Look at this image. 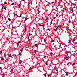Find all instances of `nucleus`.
<instances>
[{
  "instance_id": "obj_17",
  "label": "nucleus",
  "mask_w": 77,
  "mask_h": 77,
  "mask_svg": "<svg viewBox=\"0 0 77 77\" xmlns=\"http://www.w3.org/2000/svg\"><path fill=\"white\" fill-rule=\"evenodd\" d=\"M50 54L51 56H52V52H51V53H50Z\"/></svg>"
},
{
  "instance_id": "obj_22",
  "label": "nucleus",
  "mask_w": 77,
  "mask_h": 77,
  "mask_svg": "<svg viewBox=\"0 0 77 77\" xmlns=\"http://www.w3.org/2000/svg\"><path fill=\"white\" fill-rule=\"evenodd\" d=\"M68 22H69V23H71V21H70V20H69Z\"/></svg>"
},
{
  "instance_id": "obj_19",
  "label": "nucleus",
  "mask_w": 77,
  "mask_h": 77,
  "mask_svg": "<svg viewBox=\"0 0 77 77\" xmlns=\"http://www.w3.org/2000/svg\"><path fill=\"white\" fill-rule=\"evenodd\" d=\"M75 64V63H74L73 64H72V66H73V65H74Z\"/></svg>"
},
{
  "instance_id": "obj_45",
  "label": "nucleus",
  "mask_w": 77,
  "mask_h": 77,
  "mask_svg": "<svg viewBox=\"0 0 77 77\" xmlns=\"http://www.w3.org/2000/svg\"><path fill=\"white\" fill-rule=\"evenodd\" d=\"M21 17V15H20V17Z\"/></svg>"
},
{
  "instance_id": "obj_16",
  "label": "nucleus",
  "mask_w": 77,
  "mask_h": 77,
  "mask_svg": "<svg viewBox=\"0 0 77 77\" xmlns=\"http://www.w3.org/2000/svg\"><path fill=\"white\" fill-rule=\"evenodd\" d=\"M12 56H14V57L16 56V55H15V54H13V55H12Z\"/></svg>"
},
{
  "instance_id": "obj_36",
  "label": "nucleus",
  "mask_w": 77,
  "mask_h": 77,
  "mask_svg": "<svg viewBox=\"0 0 77 77\" xmlns=\"http://www.w3.org/2000/svg\"><path fill=\"white\" fill-rule=\"evenodd\" d=\"M59 6H61L60 5V3L59 4Z\"/></svg>"
},
{
  "instance_id": "obj_27",
  "label": "nucleus",
  "mask_w": 77,
  "mask_h": 77,
  "mask_svg": "<svg viewBox=\"0 0 77 77\" xmlns=\"http://www.w3.org/2000/svg\"><path fill=\"white\" fill-rule=\"evenodd\" d=\"M14 5V3H13L11 4V5Z\"/></svg>"
},
{
  "instance_id": "obj_4",
  "label": "nucleus",
  "mask_w": 77,
  "mask_h": 77,
  "mask_svg": "<svg viewBox=\"0 0 77 77\" xmlns=\"http://www.w3.org/2000/svg\"><path fill=\"white\" fill-rule=\"evenodd\" d=\"M39 26H43V27H44V25H41V24H40V23H39Z\"/></svg>"
},
{
  "instance_id": "obj_39",
  "label": "nucleus",
  "mask_w": 77,
  "mask_h": 77,
  "mask_svg": "<svg viewBox=\"0 0 77 77\" xmlns=\"http://www.w3.org/2000/svg\"><path fill=\"white\" fill-rule=\"evenodd\" d=\"M30 69H32V68H31V67L30 68L29 70H30Z\"/></svg>"
},
{
  "instance_id": "obj_11",
  "label": "nucleus",
  "mask_w": 77,
  "mask_h": 77,
  "mask_svg": "<svg viewBox=\"0 0 77 77\" xmlns=\"http://www.w3.org/2000/svg\"><path fill=\"white\" fill-rule=\"evenodd\" d=\"M75 41V38H74L73 39L72 41L74 42V41Z\"/></svg>"
},
{
  "instance_id": "obj_6",
  "label": "nucleus",
  "mask_w": 77,
  "mask_h": 77,
  "mask_svg": "<svg viewBox=\"0 0 77 77\" xmlns=\"http://www.w3.org/2000/svg\"><path fill=\"white\" fill-rule=\"evenodd\" d=\"M23 48H21L20 50V51H21V52H23Z\"/></svg>"
},
{
  "instance_id": "obj_41",
  "label": "nucleus",
  "mask_w": 77,
  "mask_h": 77,
  "mask_svg": "<svg viewBox=\"0 0 77 77\" xmlns=\"http://www.w3.org/2000/svg\"><path fill=\"white\" fill-rule=\"evenodd\" d=\"M34 51V52H36V50H35Z\"/></svg>"
},
{
  "instance_id": "obj_43",
  "label": "nucleus",
  "mask_w": 77,
  "mask_h": 77,
  "mask_svg": "<svg viewBox=\"0 0 77 77\" xmlns=\"http://www.w3.org/2000/svg\"><path fill=\"white\" fill-rule=\"evenodd\" d=\"M56 15L57 17H58V14H56Z\"/></svg>"
},
{
  "instance_id": "obj_58",
  "label": "nucleus",
  "mask_w": 77,
  "mask_h": 77,
  "mask_svg": "<svg viewBox=\"0 0 77 77\" xmlns=\"http://www.w3.org/2000/svg\"><path fill=\"white\" fill-rule=\"evenodd\" d=\"M73 5H74L75 4H73Z\"/></svg>"
},
{
  "instance_id": "obj_34",
  "label": "nucleus",
  "mask_w": 77,
  "mask_h": 77,
  "mask_svg": "<svg viewBox=\"0 0 77 77\" xmlns=\"http://www.w3.org/2000/svg\"><path fill=\"white\" fill-rule=\"evenodd\" d=\"M52 24V21L51 22V24Z\"/></svg>"
},
{
  "instance_id": "obj_5",
  "label": "nucleus",
  "mask_w": 77,
  "mask_h": 77,
  "mask_svg": "<svg viewBox=\"0 0 77 77\" xmlns=\"http://www.w3.org/2000/svg\"><path fill=\"white\" fill-rule=\"evenodd\" d=\"M65 59H66V60H68V57H65Z\"/></svg>"
},
{
  "instance_id": "obj_14",
  "label": "nucleus",
  "mask_w": 77,
  "mask_h": 77,
  "mask_svg": "<svg viewBox=\"0 0 77 77\" xmlns=\"http://www.w3.org/2000/svg\"><path fill=\"white\" fill-rule=\"evenodd\" d=\"M4 4H7V2H6V1L4 2Z\"/></svg>"
},
{
  "instance_id": "obj_15",
  "label": "nucleus",
  "mask_w": 77,
  "mask_h": 77,
  "mask_svg": "<svg viewBox=\"0 0 77 77\" xmlns=\"http://www.w3.org/2000/svg\"><path fill=\"white\" fill-rule=\"evenodd\" d=\"M28 19V18L27 17L25 18V21H26V20H27Z\"/></svg>"
},
{
  "instance_id": "obj_21",
  "label": "nucleus",
  "mask_w": 77,
  "mask_h": 77,
  "mask_svg": "<svg viewBox=\"0 0 77 77\" xmlns=\"http://www.w3.org/2000/svg\"><path fill=\"white\" fill-rule=\"evenodd\" d=\"M44 42H46V39H44Z\"/></svg>"
},
{
  "instance_id": "obj_30",
  "label": "nucleus",
  "mask_w": 77,
  "mask_h": 77,
  "mask_svg": "<svg viewBox=\"0 0 77 77\" xmlns=\"http://www.w3.org/2000/svg\"><path fill=\"white\" fill-rule=\"evenodd\" d=\"M51 41V42H53V41H54V40H52Z\"/></svg>"
},
{
  "instance_id": "obj_37",
  "label": "nucleus",
  "mask_w": 77,
  "mask_h": 77,
  "mask_svg": "<svg viewBox=\"0 0 77 77\" xmlns=\"http://www.w3.org/2000/svg\"><path fill=\"white\" fill-rule=\"evenodd\" d=\"M6 40H7V41H8V38H6Z\"/></svg>"
},
{
  "instance_id": "obj_26",
  "label": "nucleus",
  "mask_w": 77,
  "mask_h": 77,
  "mask_svg": "<svg viewBox=\"0 0 77 77\" xmlns=\"http://www.w3.org/2000/svg\"><path fill=\"white\" fill-rule=\"evenodd\" d=\"M48 30L49 31H50V29L49 28H48Z\"/></svg>"
},
{
  "instance_id": "obj_55",
  "label": "nucleus",
  "mask_w": 77,
  "mask_h": 77,
  "mask_svg": "<svg viewBox=\"0 0 77 77\" xmlns=\"http://www.w3.org/2000/svg\"><path fill=\"white\" fill-rule=\"evenodd\" d=\"M19 54H20V52L19 53Z\"/></svg>"
},
{
  "instance_id": "obj_63",
  "label": "nucleus",
  "mask_w": 77,
  "mask_h": 77,
  "mask_svg": "<svg viewBox=\"0 0 77 77\" xmlns=\"http://www.w3.org/2000/svg\"><path fill=\"white\" fill-rule=\"evenodd\" d=\"M49 3V4H50V3Z\"/></svg>"
},
{
  "instance_id": "obj_29",
  "label": "nucleus",
  "mask_w": 77,
  "mask_h": 77,
  "mask_svg": "<svg viewBox=\"0 0 77 77\" xmlns=\"http://www.w3.org/2000/svg\"><path fill=\"white\" fill-rule=\"evenodd\" d=\"M21 55V52H20V55Z\"/></svg>"
},
{
  "instance_id": "obj_18",
  "label": "nucleus",
  "mask_w": 77,
  "mask_h": 77,
  "mask_svg": "<svg viewBox=\"0 0 77 77\" xmlns=\"http://www.w3.org/2000/svg\"><path fill=\"white\" fill-rule=\"evenodd\" d=\"M50 50H51V51H53V50L51 49V47L50 48Z\"/></svg>"
},
{
  "instance_id": "obj_33",
  "label": "nucleus",
  "mask_w": 77,
  "mask_h": 77,
  "mask_svg": "<svg viewBox=\"0 0 77 77\" xmlns=\"http://www.w3.org/2000/svg\"><path fill=\"white\" fill-rule=\"evenodd\" d=\"M48 76H50V75H51V74H49L48 75Z\"/></svg>"
},
{
  "instance_id": "obj_32",
  "label": "nucleus",
  "mask_w": 77,
  "mask_h": 77,
  "mask_svg": "<svg viewBox=\"0 0 77 77\" xmlns=\"http://www.w3.org/2000/svg\"><path fill=\"white\" fill-rule=\"evenodd\" d=\"M13 14L14 15V16H15V13H14Z\"/></svg>"
},
{
  "instance_id": "obj_12",
  "label": "nucleus",
  "mask_w": 77,
  "mask_h": 77,
  "mask_svg": "<svg viewBox=\"0 0 77 77\" xmlns=\"http://www.w3.org/2000/svg\"><path fill=\"white\" fill-rule=\"evenodd\" d=\"M46 62V65H48V64H47V63H48V61H47L46 62Z\"/></svg>"
},
{
  "instance_id": "obj_57",
  "label": "nucleus",
  "mask_w": 77,
  "mask_h": 77,
  "mask_svg": "<svg viewBox=\"0 0 77 77\" xmlns=\"http://www.w3.org/2000/svg\"><path fill=\"white\" fill-rule=\"evenodd\" d=\"M44 75H45V74H44Z\"/></svg>"
},
{
  "instance_id": "obj_59",
  "label": "nucleus",
  "mask_w": 77,
  "mask_h": 77,
  "mask_svg": "<svg viewBox=\"0 0 77 77\" xmlns=\"http://www.w3.org/2000/svg\"><path fill=\"white\" fill-rule=\"evenodd\" d=\"M12 70H13L12 69H11V71H12Z\"/></svg>"
},
{
  "instance_id": "obj_35",
  "label": "nucleus",
  "mask_w": 77,
  "mask_h": 77,
  "mask_svg": "<svg viewBox=\"0 0 77 77\" xmlns=\"http://www.w3.org/2000/svg\"><path fill=\"white\" fill-rule=\"evenodd\" d=\"M32 1H31V4H32Z\"/></svg>"
},
{
  "instance_id": "obj_25",
  "label": "nucleus",
  "mask_w": 77,
  "mask_h": 77,
  "mask_svg": "<svg viewBox=\"0 0 77 77\" xmlns=\"http://www.w3.org/2000/svg\"><path fill=\"white\" fill-rule=\"evenodd\" d=\"M55 70H56V71H57L58 72V70L56 68V69H55Z\"/></svg>"
},
{
  "instance_id": "obj_50",
  "label": "nucleus",
  "mask_w": 77,
  "mask_h": 77,
  "mask_svg": "<svg viewBox=\"0 0 77 77\" xmlns=\"http://www.w3.org/2000/svg\"><path fill=\"white\" fill-rule=\"evenodd\" d=\"M52 4H53V3H54V2H52L51 3Z\"/></svg>"
},
{
  "instance_id": "obj_46",
  "label": "nucleus",
  "mask_w": 77,
  "mask_h": 77,
  "mask_svg": "<svg viewBox=\"0 0 77 77\" xmlns=\"http://www.w3.org/2000/svg\"><path fill=\"white\" fill-rule=\"evenodd\" d=\"M38 65H40V64H41V63H38Z\"/></svg>"
},
{
  "instance_id": "obj_62",
  "label": "nucleus",
  "mask_w": 77,
  "mask_h": 77,
  "mask_svg": "<svg viewBox=\"0 0 77 77\" xmlns=\"http://www.w3.org/2000/svg\"><path fill=\"white\" fill-rule=\"evenodd\" d=\"M20 5V4H19V5Z\"/></svg>"
},
{
  "instance_id": "obj_44",
  "label": "nucleus",
  "mask_w": 77,
  "mask_h": 77,
  "mask_svg": "<svg viewBox=\"0 0 77 77\" xmlns=\"http://www.w3.org/2000/svg\"><path fill=\"white\" fill-rule=\"evenodd\" d=\"M68 75V73H67L66 74V75Z\"/></svg>"
},
{
  "instance_id": "obj_23",
  "label": "nucleus",
  "mask_w": 77,
  "mask_h": 77,
  "mask_svg": "<svg viewBox=\"0 0 77 77\" xmlns=\"http://www.w3.org/2000/svg\"><path fill=\"white\" fill-rule=\"evenodd\" d=\"M69 43H70L71 42V41L70 40H69Z\"/></svg>"
},
{
  "instance_id": "obj_52",
  "label": "nucleus",
  "mask_w": 77,
  "mask_h": 77,
  "mask_svg": "<svg viewBox=\"0 0 77 77\" xmlns=\"http://www.w3.org/2000/svg\"><path fill=\"white\" fill-rule=\"evenodd\" d=\"M56 30H57V28H56Z\"/></svg>"
},
{
  "instance_id": "obj_48",
  "label": "nucleus",
  "mask_w": 77,
  "mask_h": 77,
  "mask_svg": "<svg viewBox=\"0 0 77 77\" xmlns=\"http://www.w3.org/2000/svg\"><path fill=\"white\" fill-rule=\"evenodd\" d=\"M23 77H24V75H23Z\"/></svg>"
},
{
  "instance_id": "obj_9",
  "label": "nucleus",
  "mask_w": 77,
  "mask_h": 77,
  "mask_svg": "<svg viewBox=\"0 0 77 77\" xmlns=\"http://www.w3.org/2000/svg\"><path fill=\"white\" fill-rule=\"evenodd\" d=\"M1 58L2 60H4V58H3L2 57H1Z\"/></svg>"
},
{
  "instance_id": "obj_1",
  "label": "nucleus",
  "mask_w": 77,
  "mask_h": 77,
  "mask_svg": "<svg viewBox=\"0 0 77 77\" xmlns=\"http://www.w3.org/2000/svg\"><path fill=\"white\" fill-rule=\"evenodd\" d=\"M26 30H27V26H25V28L23 30V31H24V33L26 32Z\"/></svg>"
},
{
  "instance_id": "obj_54",
  "label": "nucleus",
  "mask_w": 77,
  "mask_h": 77,
  "mask_svg": "<svg viewBox=\"0 0 77 77\" xmlns=\"http://www.w3.org/2000/svg\"><path fill=\"white\" fill-rule=\"evenodd\" d=\"M4 56H5V57H6V55H5V54H4Z\"/></svg>"
},
{
  "instance_id": "obj_47",
  "label": "nucleus",
  "mask_w": 77,
  "mask_h": 77,
  "mask_svg": "<svg viewBox=\"0 0 77 77\" xmlns=\"http://www.w3.org/2000/svg\"><path fill=\"white\" fill-rule=\"evenodd\" d=\"M56 17H55V18H54V19H56Z\"/></svg>"
},
{
  "instance_id": "obj_24",
  "label": "nucleus",
  "mask_w": 77,
  "mask_h": 77,
  "mask_svg": "<svg viewBox=\"0 0 77 77\" xmlns=\"http://www.w3.org/2000/svg\"><path fill=\"white\" fill-rule=\"evenodd\" d=\"M0 53H2V51H0Z\"/></svg>"
},
{
  "instance_id": "obj_13",
  "label": "nucleus",
  "mask_w": 77,
  "mask_h": 77,
  "mask_svg": "<svg viewBox=\"0 0 77 77\" xmlns=\"http://www.w3.org/2000/svg\"><path fill=\"white\" fill-rule=\"evenodd\" d=\"M22 62V61H21V60H20V63H21Z\"/></svg>"
},
{
  "instance_id": "obj_42",
  "label": "nucleus",
  "mask_w": 77,
  "mask_h": 77,
  "mask_svg": "<svg viewBox=\"0 0 77 77\" xmlns=\"http://www.w3.org/2000/svg\"><path fill=\"white\" fill-rule=\"evenodd\" d=\"M54 30L55 31H57V29H54Z\"/></svg>"
},
{
  "instance_id": "obj_38",
  "label": "nucleus",
  "mask_w": 77,
  "mask_h": 77,
  "mask_svg": "<svg viewBox=\"0 0 77 77\" xmlns=\"http://www.w3.org/2000/svg\"><path fill=\"white\" fill-rule=\"evenodd\" d=\"M40 13V11H38V14H39Z\"/></svg>"
},
{
  "instance_id": "obj_51",
  "label": "nucleus",
  "mask_w": 77,
  "mask_h": 77,
  "mask_svg": "<svg viewBox=\"0 0 77 77\" xmlns=\"http://www.w3.org/2000/svg\"><path fill=\"white\" fill-rule=\"evenodd\" d=\"M7 60H8V57L7 58V59H6Z\"/></svg>"
},
{
  "instance_id": "obj_20",
  "label": "nucleus",
  "mask_w": 77,
  "mask_h": 77,
  "mask_svg": "<svg viewBox=\"0 0 77 77\" xmlns=\"http://www.w3.org/2000/svg\"><path fill=\"white\" fill-rule=\"evenodd\" d=\"M35 47H38V45L37 44H35Z\"/></svg>"
},
{
  "instance_id": "obj_7",
  "label": "nucleus",
  "mask_w": 77,
  "mask_h": 77,
  "mask_svg": "<svg viewBox=\"0 0 77 77\" xmlns=\"http://www.w3.org/2000/svg\"><path fill=\"white\" fill-rule=\"evenodd\" d=\"M9 57H10L11 58H12V55L11 54L9 55Z\"/></svg>"
},
{
  "instance_id": "obj_10",
  "label": "nucleus",
  "mask_w": 77,
  "mask_h": 77,
  "mask_svg": "<svg viewBox=\"0 0 77 77\" xmlns=\"http://www.w3.org/2000/svg\"><path fill=\"white\" fill-rule=\"evenodd\" d=\"M8 21H11V19H10L9 18H8Z\"/></svg>"
},
{
  "instance_id": "obj_31",
  "label": "nucleus",
  "mask_w": 77,
  "mask_h": 77,
  "mask_svg": "<svg viewBox=\"0 0 77 77\" xmlns=\"http://www.w3.org/2000/svg\"><path fill=\"white\" fill-rule=\"evenodd\" d=\"M44 58H45H45H46V56H45L44 57Z\"/></svg>"
},
{
  "instance_id": "obj_49",
  "label": "nucleus",
  "mask_w": 77,
  "mask_h": 77,
  "mask_svg": "<svg viewBox=\"0 0 77 77\" xmlns=\"http://www.w3.org/2000/svg\"><path fill=\"white\" fill-rule=\"evenodd\" d=\"M0 69H2V67H0Z\"/></svg>"
},
{
  "instance_id": "obj_8",
  "label": "nucleus",
  "mask_w": 77,
  "mask_h": 77,
  "mask_svg": "<svg viewBox=\"0 0 77 77\" xmlns=\"http://www.w3.org/2000/svg\"><path fill=\"white\" fill-rule=\"evenodd\" d=\"M4 9L5 11H6V6L4 7Z\"/></svg>"
},
{
  "instance_id": "obj_53",
  "label": "nucleus",
  "mask_w": 77,
  "mask_h": 77,
  "mask_svg": "<svg viewBox=\"0 0 77 77\" xmlns=\"http://www.w3.org/2000/svg\"><path fill=\"white\" fill-rule=\"evenodd\" d=\"M25 0H23V1H24V2H25L24 1Z\"/></svg>"
},
{
  "instance_id": "obj_64",
  "label": "nucleus",
  "mask_w": 77,
  "mask_h": 77,
  "mask_svg": "<svg viewBox=\"0 0 77 77\" xmlns=\"http://www.w3.org/2000/svg\"><path fill=\"white\" fill-rule=\"evenodd\" d=\"M76 37H77V35L76 36Z\"/></svg>"
},
{
  "instance_id": "obj_40",
  "label": "nucleus",
  "mask_w": 77,
  "mask_h": 77,
  "mask_svg": "<svg viewBox=\"0 0 77 77\" xmlns=\"http://www.w3.org/2000/svg\"><path fill=\"white\" fill-rule=\"evenodd\" d=\"M42 19H43V17H42Z\"/></svg>"
},
{
  "instance_id": "obj_28",
  "label": "nucleus",
  "mask_w": 77,
  "mask_h": 77,
  "mask_svg": "<svg viewBox=\"0 0 77 77\" xmlns=\"http://www.w3.org/2000/svg\"><path fill=\"white\" fill-rule=\"evenodd\" d=\"M29 36H31V35H32V34H30V33H29Z\"/></svg>"
},
{
  "instance_id": "obj_61",
  "label": "nucleus",
  "mask_w": 77,
  "mask_h": 77,
  "mask_svg": "<svg viewBox=\"0 0 77 77\" xmlns=\"http://www.w3.org/2000/svg\"><path fill=\"white\" fill-rule=\"evenodd\" d=\"M62 8V7H61V8Z\"/></svg>"
},
{
  "instance_id": "obj_3",
  "label": "nucleus",
  "mask_w": 77,
  "mask_h": 77,
  "mask_svg": "<svg viewBox=\"0 0 77 77\" xmlns=\"http://www.w3.org/2000/svg\"><path fill=\"white\" fill-rule=\"evenodd\" d=\"M31 12H32V13H34V12H35V11L34 10H33H33H32L31 11Z\"/></svg>"
},
{
  "instance_id": "obj_60",
  "label": "nucleus",
  "mask_w": 77,
  "mask_h": 77,
  "mask_svg": "<svg viewBox=\"0 0 77 77\" xmlns=\"http://www.w3.org/2000/svg\"><path fill=\"white\" fill-rule=\"evenodd\" d=\"M46 22H48V21H46Z\"/></svg>"
},
{
  "instance_id": "obj_2",
  "label": "nucleus",
  "mask_w": 77,
  "mask_h": 77,
  "mask_svg": "<svg viewBox=\"0 0 77 77\" xmlns=\"http://www.w3.org/2000/svg\"><path fill=\"white\" fill-rule=\"evenodd\" d=\"M72 63L70 62H69V63L67 64V65L68 66H70V65H71Z\"/></svg>"
},
{
  "instance_id": "obj_56",
  "label": "nucleus",
  "mask_w": 77,
  "mask_h": 77,
  "mask_svg": "<svg viewBox=\"0 0 77 77\" xmlns=\"http://www.w3.org/2000/svg\"><path fill=\"white\" fill-rule=\"evenodd\" d=\"M10 48H11V47Z\"/></svg>"
}]
</instances>
